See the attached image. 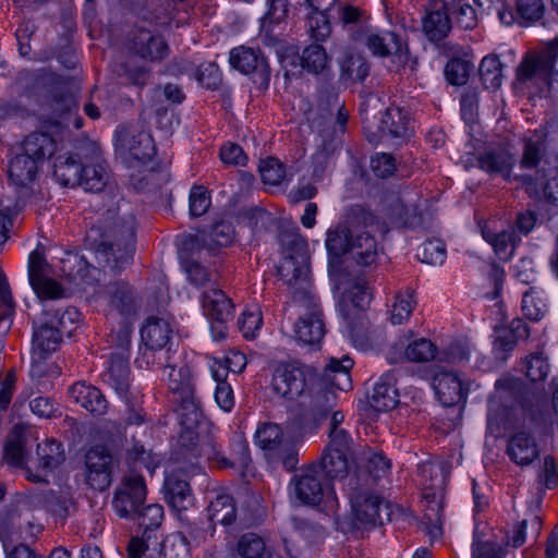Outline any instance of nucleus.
Listing matches in <instances>:
<instances>
[{
	"label": "nucleus",
	"mask_w": 558,
	"mask_h": 558,
	"mask_svg": "<svg viewBox=\"0 0 558 558\" xmlns=\"http://www.w3.org/2000/svg\"><path fill=\"white\" fill-rule=\"evenodd\" d=\"M162 379L167 383L173 401L178 403L177 412L182 430L178 444L182 446L198 437L196 427L205 421L201 402L195 396L192 368L182 359L174 355L163 365Z\"/></svg>",
	"instance_id": "obj_1"
},
{
	"label": "nucleus",
	"mask_w": 558,
	"mask_h": 558,
	"mask_svg": "<svg viewBox=\"0 0 558 558\" xmlns=\"http://www.w3.org/2000/svg\"><path fill=\"white\" fill-rule=\"evenodd\" d=\"M520 167L534 171L518 177L529 193L538 195L543 192L547 201L558 204V155L546 153L543 130H535L525 137Z\"/></svg>",
	"instance_id": "obj_2"
},
{
	"label": "nucleus",
	"mask_w": 558,
	"mask_h": 558,
	"mask_svg": "<svg viewBox=\"0 0 558 558\" xmlns=\"http://www.w3.org/2000/svg\"><path fill=\"white\" fill-rule=\"evenodd\" d=\"M198 437L190 440L185 446L178 444V448L174 452V460L178 463H189V466L181 469L185 472L191 469V472L198 466V459L206 458L209 461L216 463L218 468H246L251 462L250 449L247 441L242 438H235L231 444L230 458H226L217 442V436L214 432V427L208 421H204L196 427Z\"/></svg>",
	"instance_id": "obj_3"
},
{
	"label": "nucleus",
	"mask_w": 558,
	"mask_h": 558,
	"mask_svg": "<svg viewBox=\"0 0 558 558\" xmlns=\"http://www.w3.org/2000/svg\"><path fill=\"white\" fill-rule=\"evenodd\" d=\"M132 329L128 323L111 328L108 336L110 353L101 374L104 384L112 388L120 398H126L131 386L130 350Z\"/></svg>",
	"instance_id": "obj_4"
},
{
	"label": "nucleus",
	"mask_w": 558,
	"mask_h": 558,
	"mask_svg": "<svg viewBox=\"0 0 558 558\" xmlns=\"http://www.w3.org/2000/svg\"><path fill=\"white\" fill-rule=\"evenodd\" d=\"M343 492L350 505V519L355 527L375 526L381 523L383 497L367 478L359 473L345 477Z\"/></svg>",
	"instance_id": "obj_5"
},
{
	"label": "nucleus",
	"mask_w": 558,
	"mask_h": 558,
	"mask_svg": "<svg viewBox=\"0 0 558 558\" xmlns=\"http://www.w3.org/2000/svg\"><path fill=\"white\" fill-rule=\"evenodd\" d=\"M282 260L278 276L295 289L310 288V254L306 240L296 231H283L279 235Z\"/></svg>",
	"instance_id": "obj_6"
},
{
	"label": "nucleus",
	"mask_w": 558,
	"mask_h": 558,
	"mask_svg": "<svg viewBox=\"0 0 558 558\" xmlns=\"http://www.w3.org/2000/svg\"><path fill=\"white\" fill-rule=\"evenodd\" d=\"M558 59V37L534 52H527L517 68L515 85L521 90L539 94L548 85Z\"/></svg>",
	"instance_id": "obj_7"
},
{
	"label": "nucleus",
	"mask_w": 558,
	"mask_h": 558,
	"mask_svg": "<svg viewBox=\"0 0 558 558\" xmlns=\"http://www.w3.org/2000/svg\"><path fill=\"white\" fill-rule=\"evenodd\" d=\"M254 444L262 450L264 458L271 466L281 465L288 471L295 469L299 453L294 445L284 437L279 424L260 423L254 433Z\"/></svg>",
	"instance_id": "obj_8"
},
{
	"label": "nucleus",
	"mask_w": 558,
	"mask_h": 558,
	"mask_svg": "<svg viewBox=\"0 0 558 558\" xmlns=\"http://www.w3.org/2000/svg\"><path fill=\"white\" fill-rule=\"evenodd\" d=\"M291 497L300 505L315 507L326 498L327 508L336 512L339 501L333 490H329L325 476L317 465H311L294 474L290 482Z\"/></svg>",
	"instance_id": "obj_9"
},
{
	"label": "nucleus",
	"mask_w": 558,
	"mask_h": 558,
	"mask_svg": "<svg viewBox=\"0 0 558 558\" xmlns=\"http://www.w3.org/2000/svg\"><path fill=\"white\" fill-rule=\"evenodd\" d=\"M94 299L107 318L112 324L116 323L112 328L122 323L132 326L131 317L136 313L137 302L133 289L126 282H113L100 288L95 292Z\"/></svg>",
	"instance_id": "obj_10"
},
{
	"label": "nucleus",
	"mask_w": 558,
	"mask_h": 558,
	"mask_svg": "<svg viewBox=\"0 0 558 558\" xmlns=\"http://www.w3.org/2000/svg\"><path fill=\"white\" fill-rule=\"evenodd\" d=\"M293 300L306 310L294 324L296 340L308 345L319 343L325 336V323L319 301L312 287L295 289Z\"/></svg>",
	"instance_id": "obj_11"
},
{
	"label": "nucleus",
	"mask_w": 558,
	"mask_h": 558,
	"mask_svg": "<svg viewBox=\"0 0 558 558\" xmlns=\"http://www.w3.org/2000/svg\"><path fill=\"white\" fill-rule=\"evenodd\" d=\"M376 222V216L363 206H352L345 214L344 221L327 231L325 245L336 256L349 253L351 239L357 227L369 228Z\"/></svg>",
	"instance_id": "obj_12"
},
{
	"label": "nucleus",
	"mask_w": 558,
	"mask_h": 558,
	"mask_svg": "<svg viewBox=\"0 0 558 558\" xmlns=\"http://www.w3.org/2000/svg\"><path fill=\"white\" fill-rule=\"evenodd\" d=\"M315 380L316 374L311 367L286 365L276 369L271 384L276 393L295 400L306 397Z\"/></svg>",
	"instance_id": "obj_13"
},
{
	"label": "nucleus",
	"mask_w": 558,
	"mask_h": 558,
	"mask_svg": "<svg viewBox=\"0 0 558 558\" xmlns=\"http://www.w3.org/2000/svg\"><path fill=\"white\" fill-rule=\"evenodd\" d=\"M83 158L80 186L92 193L104 191L109 183L110 172L100 147L94 143L83 146Z\"/></svg>",
	"instance_id": "obj_14"
},
{
	"label": "nucleus",
	"mask_w": 558,
	"mask_h": 558,
	"mask_svg": "<svg viewBox=\"0 0 558 558\" xmlns=\"http://www.w3.org/2000/svg\"><path fill=\"white\" fill-rule=\"evenodd\" d=\"M362 41L374 56H392L403 69L409 66L411 72L414 71L415 62L411 60L408 49L402 46L395 33L367 29L362 35Z\"/></svg>",
	"instance_id": "obj_15"
},
{
	"label": "nucleus",
	"mask_w": 558,
	"mask_h": 558,
	"mask_svg": "<svg viewBox=\"0 0 558 558\" xmlns=\"http://www.w3.org/2000/svg\"><path fill=\"white\" fill-rule=\"evenodd\" d=\"M134 253V231L130 227L126 235L116 243L106 241L97 245L94 252L99 268L112 272L120 271L132 259Z\"/></svg>",
	"instance_id": "obj_16"
},
{
	"label": "nucleus",
	"mask_w": 558,
	"mask_h": 558,
	"mask_svg": "<svg viewBox=\"0 0 558 558\" xmlns=\"http://www.w3.org/2000/svg\"><path fill=\"white\" fill-rule=\"evenodd\" d=\"M120 147L130 155V167L135 163L145 166L156 153L154 140L149 132L123 126L117 131Z\"/></svg>",
	"instance_id": "obj_17"
},
{
	"label": "nucleus",
	"mask_w": 558,
	"mask_h": 558,
	"mask_svg": "<svg viewBox=\"0 0 558 558\" xmlns=\"http://www.w3.org/2000/svg\"><path fill=\"white\" fill-rule=\"evenodd\" d=\"M146 498V485L143 476L130 475L125 477L122 487L113 497V508L121 518L133 519Z\"/></svg>",
	"instance_id": "obj_18"
},
{
	"label": "nucleus",
	"mask_w": 558,
	"mask_h": 558,
	"mask_svg": "<svg viewBox=\"0 0 558 558\" xmlns=\"http://www.w3.org/2000/svg\"><path fill=\"white\" fill-rule=\"evenodd\" d=\"M112 456L106 448L101 446L90 448L85 454L87 485L97 490L107 489L112 481Z\"/></svg>",
	"instance_id": "obj_19"
},
{
	"label": "nucleus",
	"mask_w": 558,
	"mask_h": 558,
	"mask_svg": "<svg viewBox=\"0 0 558 558\" xmlns=\"http://www.w3.org/2000/svg\"><path fill=\"white\" fill-rule=\"evenodd\" d=\"M29 283L39 299H58L62 296V288L50 278V266L43 253L33 251L28 258Z\"/></svg>",
	"instance_id": "obj_20"
},
{
	"label": "nucleus",
	"mask_w": 558,
	"mask_h": 558,
	"mask_svg": "<svg viewBox=\"0 0 558 558\" xmlns=\"http://www.w3.org/2000/svg\"><path fill=\"white\" fill-rule=\"evenodd\" d=\"M393 215L401 227L413 230L428 228L432 215L426 210V201L417 195H407L398 199Z\"/></svg>",
	"instance_id": "obj_21"
},
{
	"label": "nucleus",
	"mask_w": 558,
	"mask_h": 558,
	"mask_svg": "<svg viewBox=\"0 0 558 558\" xmlns=\"http://www.w3.org/2000/svg\"><path fill=\"white\" fill-rule=\"evenodd\" d=\"M422 29L426 37L438 43L448 36L451 29L448 4L445 0H429L425 5Z\"/></svg>",
	"instance_id": "obj_22"
},
{
	"label": "nucleus",
	"mask_w": 558,
	"mask_h": 558,
	"mask_svg": "<svg viewBox=\"0 0 558 558\" xmlns=\"http://www.w3.org/2000/svg\"><path fill=\"white\" fill-rule=\"evenodd\" d=\"M432 385L445 407L465 402L470 390L469 384H464L456 373L446 371L436 373Z\"/></svg>",
	"instance_id": "obj_23"
},
{
	"label": "nucleus",
	"mask_w": 558,
	"mask_h": 558,
	"mask_svg": "<svg viewBox=\"0 0 558 558\" xmlns=\"http://www.w3.org/2000/svg\"><path fill=\"white\" fill-rule=\"evenodd\" d=\"M376 223L369 228L357 227L353 233L349 253L359 266L368 267L377 262L379 247L373 234Z\"/></svg>",
	"instance_id": "obj_24"
},
{
	"label": "nucleus",
	"mask_w": 558,
	"mask_h": 558,
	"mask_svg": "<svg viewBox=\"0 0 558 558\" xmlns=\"http://www.w3.org/2000/svg\"><path fill=\"white\" fill-rule=\"evenodd\" d=\"M229 62L232 68L243 74L257 73L262 80L268 82L270 69L259 49L245 46L233 48L229 54Z\"/></svg>",
	"instance_id": "obj_25"
},
{
	"label": "nucleus",
	"mask_w": 558,
	"mask_h": 558,
	"mask_svg": "<svg viewBox=\"0 0 558 558\" xmlns=\"http://www.w3.org/2000/svg\"><path fill=\"white\" fill-rule=\"evenodd\" d=\"M69 398L94 416L107 413L108 401L101 390L86 381H77L69 388Z\"/></svg>",
	"instance_id": "obj_26"
},
{
	"label": "nucleus",
	"mask_w": 558,
	"mask_h": 558,
	"mask_svg": "<svg viewBox=\"0 0 558 558\" xmlns=\"http://www.w3.org/2000/svg\"><path fill=\"white\" fill-rule=\"evenodd\" d=\"M201 302L204 314L209 320L223 325L233 318L232 300L221 289L206 290L202 294Z\"/></svg>",
	"instance_id": "obj_27"
},
{
	"label": "nucleus",
	"mask_w": 558,
	"mask_h": 558,
	"mask_svg": "<svg viewBox=\"0 0 558 558\" xmlns=\"http://www.w3.org/2000/svg\"><path fill=\"white\" fill-rule=\"evenodd\" d=\"M130 40L131 49L144 59L156 61L168 56L169 46L163 37L154 35L148 29H136Z\"/></svg>",
	"instance_id": "obj_28"
},
{
	"label": "nucleus",
	"mask_w": 558,
	"mask_h": 558,
	"mask_svg": "<svg viewBox=\"0 0 558 558\" xmlns=\"http://www.w3.org/2000/svg\"><path fill=\"white\" fill-rule=\"evenodd\" d=\"M506 453L520 466L530 465L539 456L533 435L525 430L515 432L509 437Z\"/></svg>",
	"instance_id": "obj_29"
},
{
	"label": "nucleus",
	"mask_w": 558,
	"mask_h": 558,
	"mask_svg": "<svg viewBox=\"0 0 558 558\" xmlns=\"http://www.w3.org/2000/svg\"><path fill=\"white\" fill-rule=\"evenodd\" d=\"M62 336L53 320L44 316L41 324L34 327L33 357L37 360L46 359L58 349Z\"/></svg>",
	"instance_id": "obj_30"
},
{
	"label": "nucleus",
	"mask_w": 558,
	"mask_h": 558,
	"mask_svg": "<svg viewBox=\"0 0 558 558\" xmlns=\"http://www.w3.org/2000/svg\"><path fill=\"white\" fill-rule=\"evenodd\" d=\"M173 329L170 322L163 317L149 316L141 328V340L144 345L153 349L170 350L168 344Z\"/></svg>",
	"instance_id": "obj_31"
},
{
	"label": "nucleus",
	"mask_w": 558,
	"mask_h": 558,
	"mask_svg": "<svg viewBox=\"0 0 558 558\" xmlns=\"http://www.w3.org/2000/svg\"><path fill=\"white\" fill-rule=\"evenodd\" d=\"M83 162V147L76 155L57 157L53 165V177L56 181L65 187L80 186Z\"/></svg>",
	"instance_id": "obj_32"
},
{
	"label": "nucleus",
	"mask_w": 558,
	"mask_h": 558,
	"mask_svg": "<svg viewBox=\"0 0 558 558\" xmlns=\"http://www.w3.org/2000/svg\"><path fill=\"white\" fill-rule=\"evenodd\" d=\"M37 456L39 460V466L45 473L59 466L64 461V451L60 442L48 439L43 444L37 445ZM46 474L32 473L29 470L26 471V476L29 481L39 483L45 481Z\"/></svg>",
	"instance_id": "obj_33"
},
{
	"label": "nucleus",
	"mask_w": 558,
	"mask_h": 558,
	"mask_svg": "<svg viewBox=\"0 0 558 558\" xmlns=\"http://www.w3.org/2000/svg\"><path fill=\"white\" fill-rule=\"evenodd\" d=\"M398 390L396 388V373L393 371L384 374L375 384L371 404L377 411H390L399 402Z\"/></svg>",
	"instance_id": "obj_34"
},
{
	"label": "nucleus",
	"mask_w": 558,
	"mask_h": 558,
	"mask_svg": "<svg viewBox=\"0 0 558 558\" xmlns=\"http://www.w3.org/2000/svg\"><path fill=\"white\" fill-rule=\"evenodd\" d=\"M353 364L354 362L349 355H343L340 359L330 357L324 368L323 377L338 390L347 391L352 387L350 371Z\"/></svg>",
	"instance_id": "obj_35"
},
{
	"label": "nucleus",
	"mask_w": 558,
	"mask_h": 558,
	"mask_svg": "<svg viewBox=\"0 0 558 558\" xmlns=\"http://www.w3.org/2000/svg\"><path fill=\"white\" fill-rule=\"evenodd\" d=\"M39 165L22 151L12 157L9 163V179L17 186H27L37 177Z\"/></svg>",
	"instance_id": "obj_36"
},
{
	"label": "nucleus",
	"mask_w": 558,
	"mask_h": 558,
	"mask_svg": "<svg viewBox=\"0 0 558 558\" xmlns=\"http://www.w3.org/2000/svg\"><path fill=\"white\" fill-rule=\"evenodd\" d=\"M519 371L534 385L544 384L550 374L551 366L549 359L543 351H536L524 356Z\"/></svg>",
	"instance_id": "obj_37"
},
{
	"label": "nucleus",
	"mask_w": 558,
	"mask_h": 558,
	"mask_svg": "<svg viewBox=\"0 0 558 558\" xmlns=\"http://www.w3.org/2000/svg\"><path fill=\"white\" fill-rule=\"evenodd\" d=\"M165 489L169 504L177 511L186 510L193 504V495L187 481L180 478L175 473L166 477Z\"/></svg>",
	"instance_id": "obj_38"
},
{
	"label": "nucleus",
	"mask_w": 558,
	"mask_h": 558,
	"mask_svg": "<svg viewBox=\"0 0 558 558\" xmlns=\"http://www.w3.org/2000/svg\"><path fill=\"white\" fill-rule=\"evenodd\" d=\"M307 395L311 399L307 407L315 418L326 417L336 405V392L317 379L313 383V388L307 391Z\"/></svg>",
	"instance_id": "obj_39"
},
{
	"label": "nucleus",
	"mask_w": 558,
	"mask_h": 558,
	"mask_svg": "<svg viewBox=\"0 0 558 558\" xmlns=\"http://www.w3.org/2000/svg\"><path fill=\"white\" fill-rule=\"evenodd\" d=\"M31 440H36L31 429L14 426L7 442L4 457L15 466H21L25 461L26 448Z\"/></svg>",
	"instance_id": "obj_40"
},
{
	"label": "nucleus",
	"mask_w": 558,
	"mask_h": 558,
	"mask_svg": "<svg viewBox=\"0 0 558 558\" xmlns=\"http://www.w3.org/2000/svg\"><path fill=\"white\" fill-rule=\"evenodd\" d=\"M551 387H553V403L555 413H551L548 411H543L544 407V393L538 392L533 396L536 410L532 409L526 400H521V407L524 411L529 412L531 415V418L537 424L543 427H551L555 424V415H558V378H553L551 380Z\"/></svg>",
	"instance_id": "obj_41"
},
{
	"label": "nucleus",
	"mask_w": 558,
	"mask_h": 558,
	"mask_svg": "<svg viewBox=\"0 0 558 558\" xmlns=\"http://www.w3.org/2000/svg\"><path fill=\"white\" fill-rule=\"evenodd\" d=\"M20 150L41 163L46 157H50L56 150L53 138L44 132H35L26 136Z\"/></svg>",
	"instance_id": "obj_42"
},
{
	"label": "nucleus",
	"mask_w": 558,
	"mask_h": 558,
	"mask_svg": "<svg viewBox=\"0 0 558 558\" xmlns=\"http://www.w3.org/2000/svg\"><path fill=\"white\" fill-rule=\"evenodd\" d=\"M484 240L489 243L500 259H509L515 247L517 238L513 229L493 231L488 226L481 228Z\"/></svg>",
	"instance_id": "obj_43"
},
{
	"label": "nucleus",
	"mask_w": 558,
	"mask_h": 558,
	"mask_svg": "<svg viewBox=\"0 0 558 558\" xmlns=\"http://www.w3.org/2000/svg\"><path fill=\"white\" fill-rule=\"evenodd\" d=\"M349 457L350 454L333 452V450L325 448L318 468L330 478H339L343 486L345 477L352 474L349 473Z\"/></svg>",
	"instance_id": "obj_44"
},
{
	"label": "nucleus",
	"mask_w": 558,
	"mask_h": 558,
	"mask_svg": "<svg viewBox=\"0 0 558 558\" xmlns=\"http://www.w3.org/2000/svg\"><path fill=\"white\" fill-rule=\"evenodd\" d=\"M208 518L213 524L230 525L236 517L233 498L228 494H218L207 507Z\"/></svg>",
	"instance_id": "obj_45"
},
{
	"label": "nucleus",
	"mask_w": 558,
	"mask_h": 558,
	"mask_svg": "<svg viewBox=\"0 0 558 558\" xmlns=\"http://www.w3.org/2000/svg\"><path fill=\"white\" fill-rule=\"evenodd\" d=\"M478 167L488 173H499L509 179L512 168V158L505 151L488 150L482 154L478 159Z\"/></svg>",
	"instance_id": "obj_46"
},
{
	"label": "nucleus",
	"mask_w": 558,
	"mask_h": 558,
	"mask_svg": "<svg viewBox=\"0 0 558 558\" xmlns=\"http://www.w3.org/2000/svg\"><path fill=\"white\" fill-rule=\"evenodd\" d=\"M390 469V462L381 452L367 451L365 457L364 469H359L354 473H359L369 481L372 486L386 476Z\"/></svg>",
	"instance_id": "obj_47"
},
{
	"label": "nucleus",
	"mask_w": 558,
	"mask_h": 558,
	"mask_svg": "<svg viewBox=\"0 0 558 558\" xmlns=\"http://www.w3.org/2000/svg\"><path fill=\"white\" fill-rule=\"evenodd\" d=\"M381 129L393 138L409 136V118L400 108H389L381 119Z\"/></svg>",
	"instance_id": "obj_48"
},
{
	"label": "nucleus",
	"mask_w": 558,
	"mask_h": 558,
	"mask_svg": "<svg viewBox=\"0 0 558 558\" xmlns=\"http://www.w3.org/2000/svg\"><path fill=\"white\" fill-rule=\"evenodd\" d=\"M543 294V291L535 287L523 293L521 308L523 315L530 320L538 322L545 316L547 304Z\"/></svg>",
	"instance_id": "obj_49"
},
{
	"label": "nucleus",
	"mask_w": 558,
	"mask_h": 558,
	"mask_svg": "<svg viewBox=\"0 0 558 558\" xmlns=\"http://www.w3.org/2000/svg\"><path fill=\"white\" fill-rule=\"evenodd\" d=\"M238 326L243 337L254 339L263 326V314L257 304L245 307L238 319Z\"/></svg>",
	"instance_id": "obj_50"
},
{
	"label": "nucleus",
	"mask_w": 558,
	"mask_h": 558,
	"mask_svg": "<svg viewBox=\"0 0 558 558\" xmlns=\"http://www.w3.org/2000/svg\"><path fill=\"white\" fill-rule=\"evenodd\" d=\"M480 77L486 88L496 89L502 82V64L497 56H486L480 64Z\"/></svg>",
	"instance_id": "obj_51"
},
{
	"label": "nucleus",
	"mask_w": 558,
	"mask_h": 558,
	"mask_svg": "<svg viewBox=\"0 0 558 558\" xmlns=\"http://www.w3.org/2000/svg\"><path fill=\"white\" fill-rule=\"evenodd\" d=\"M416 306L414 292L405 289L397 294L392 304L390 320L393 325H400L407 322Z\"/></svg>",
	"instance_id": "obj_52"
},
{
	"label": "nucleus",
	"mask_w": 558,
	"mask_h": 558,
	"mask_svg": "<svg viewBox=\"0 0 558 558\" xmlns=\"http://www.w3.org/2000/svg\"><path fill=\"white\" fill-rule=\"evenodd\" d=\"M329 63V57L320 45L307 46L301 56V65L311 73H322Z\"/></svg>",
	"instance_id": "obj_53"
},
{
	"label": "nucleus",
	"mask_w": 558,
	"mask_h": 558,
	"mask_svg": "<svg viewBox=\"0 0 558 558\" xmlns=\"http://www.w3.org/2000/svg\"><path fill=\"white\" fill-rule=\"evenodd\" d=\"M236 553L241 558H263L267 553L266 543L255 533H245L238 541Z\"/></svg>",
	"instance_id": "obj_54"
},
{
	"label": "nucleus",
	"mask_w": 558,
	"mask_h": 558,
	"mask_svg": "<svg viewBox=\"0 0 558 558\" xmlns=\"http://www.w3.org/2000/svg\"><path fill=\"white\" fill-rule=\"evenodd\" d=\"M173 357L170 350L153 349L144 345L140 349V353L135 359V365L142 369L153 368L155 366H162L170 362Z\"/></svg>",
	"instance_id": "obj_55"
},
{
	"label": "nucleus",
	"mask_w": 558,
	"mask_h": 558,
	"mask_svg": "<svg viewBox=\"0 0 558 558\" xmlns=\"http://www.w3.org/2000/svg\"><path fill=\"white\" fill-rule=\"evenodd\" d=\"M140 527L144 530V534L155 530L161 525L163 520V508L159 504H149L141 507L133 518Z\"/></svg>",
	"instance_id": "obj_56"
},
{
	"label": "nucleus",
	"mask_w": 558,
	"mask_h": 558,
	"mask_svg": "<svg viewBox=\"0 0 558 558\" xmlns=\"http://www.w3.org/2000/svg\"><path fill=\"white\" fill-rule=\"evenodd\" d=\"M310 36L316 41L326 40L331 33V25L327 16V10H311L307 15Z\"/></svg>",
	"instance_id": "obj_57"
},
{
	"label": "nucleus",
	"mask_w": 558,
	"mask_h": 558,
	"mask_svg": "<svg viewBox=\"0 0 558 558\" xmlns=\"http://www.w3.org/2000/svg\"><path fill=\"white\" fill-rule=\"evenodd\" d=\"M259 172L265 184L280 185L284 181H290L286 171V167L277 158H268L259 165Z\"/></svg>",
	"instance_id": "obj_58"
},
{
	"label": "nucleus",
	"mask_w": 558,
	"mask_h": 558,
	"mask_svg": "<svg viewBox=\"0 0 558 558\" xmlns=\"http://www.w3.org/2000/svg\"><path fill=\"white\" fill-rule=\"evenodd\" d=\"M417 258L428 265H441L446 260L447 251L439 240H428L418 246Z\"/></svg>",
	"instance_id": "obj_59"
},
{
	"label": "nucleus",
	"mask_w": 558,
	"mask_h": 558,
	"mask_svg": "<svg viewBox=\"0 0 558 558\" xmlns=\"http://www.w3.org/2000/svg\"><path fill=\"white\" fill-rule=\"evenodd\" d=\"M344 292L345 298L359 311L364 310L372 299L368 282L361 277L356 278L348 288H345Z\"/></svg>",
	"instance_id": "obj_60"
},
{
	"label": "nucleus",
	"mask_w": 558,
	"mask_h": 558,
	"mask_svg": "<svg viewBox=\"0 0 558 558\" xmlns=\"http://www.w3.org/2000/svg\"><path fill=\"white\" fill-rule=\"evenodd\" d=\"M435 356V344L425 338L412 341L405 349V357L411 362L424 363L433 360Z\"/></svg>",
	"instance_id": "obj_61"
},
{
	"label": "nucleus",
	"mask_w": 558,
	"mask_h": 558,
	"mask_svg": "<svg viewBox=\"0 0 558 558\" xmlns=\"http://www.w3.org/2000/svg\"><path fill=\"white\" fill-rule=\"evenodd\" d=\"M126 459L132 468L145 466L150 473L158 466L160 460L150 450H146L143 445L134 444L128 449Z\"/></svg>",
	"instance_id": "obj_62"
},
{
	"label": "nucleus",
	"mask_w": 558,
	"mask_h": 558,
	"mask_svg": "<svg viewBox=\"0 0 558 558\" xmlns=\"http://www.w3.org/2000/svg\"><path fill=\"white\" fill-rule=\"evenodd\" d=\"M211 205L209 191L203 185L192 186L189 195V208L191 217H201L207 213Z\"/></svg>",
	"instance_id": "obj_63"
},
{
	"label": "nucleus",
	"mask_w": 558,
	"mask_h": 558,
	"mask_svg": "<svg viewBox=\"0 0 558 558\" xmlns=\"http://www.w3.org/2000/svg\"><path fill=\"white\" fill-rule=\"evenodd\" d=\"M0 538L7 554V558H37L35 553L26 545H13L12 533L7 524L0 525Z\"/></svg>",
	"instance_id": "obj_64"
}]
</instances>
